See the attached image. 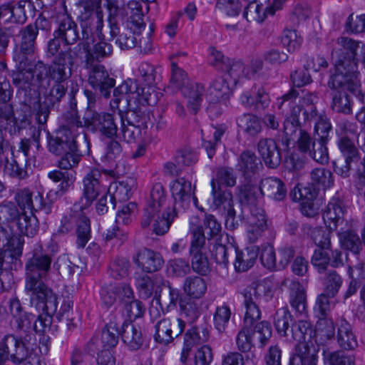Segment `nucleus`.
<instances>
[{
    "label": "nucleus",
    "mask_w": 365,
    "mask_h": 365,
    "mask_svg": "<svg viewBox=\"0 0 365 365\" xmlns=\"http://www.w3.org/2000/svg\"><path fill=\"white\" fill-rule=\"evenodd\" d=\"M160 67H155L148 62H142L138 67L140 76L148 85H154L160 79Z\"/></svg>",
    "instance_id": "nucleus-64"
},
{
    "label": "nucleus",
    "mask_w": 365,
    "mask_h": 365,
    "mask_svg": "<svg viewBox=\"0 0 365 365\" xmlns=\"http://www.w3.org/2000/svg\"><path fill=\"white\" fill-rule=\"evenodd\" d=\"M132 185L128 181H121L110 185L108 194L109 195V202L113 209L116 206V200L125 201L131 196Z\"/></svg>",
    "instance_id": "nucleus-42"
},
{
    "label": "nucleus",
    "mask_w": 365,
    "mask_h": 365,
    "mask_svg": "<svg viewBox=\"0 0 365 365\" xmlns=\"http://www.w3.org/2000/svg\"><path fill=\"white\" fill-rule=\"evenodd\" d=\"M130 267V264L128 259L116 257L110 264L109 273L113 279H123L128 275Z\"/></svg>",
    "instance_id": "nucleus-60"
},
{
    "label": "nucleus",
    "mask_w": 365,
    "mask_h": 365,
    "mask_svg": "<svg viewBox=\"0 0 365 365\" xmlns=\"http://www.w3.org/2000/svg\"><path fill=\"white\" fill-rule=\"evenodd\" d=\"M319 97L316 92L303 90L299 96L298 91L292 88L287 93L277 100L279 109L289 106L290 113L284 120L283 131L286 138L292 137L297 132V129L310 124L320 113L316 106Z\"/></svg>",
    "instance_id": "nucleus-2"
},
{
    "label": "nucleus",
    "mask_w": 365,
    "mask_h": 365,
    "mask_svg": "<svg viewBox=\"0 0 365 365\" xmlns=\"http://www.w3.org/2000/svg\"><path fill=\"white\" fill-rule=\"evenodd\" d=\"M182 93L187 100V108L192 114L200 109L205 91L204 86L198 83H190L182 88Z\"/></svg>",
    "instance_id": "nucleus-36"
},
{
    "label": "nucleus",
    "mask_w": 365,
    "mask_h": 365,
    "mask_svg": "<svg viewBox=\"0 0 365 365\" xmlns=\"http://www.w3.org/2000/svg\"><path fill=\"white\" fill-rule=\"evenodd\" d=\"M17 220V227L21 235L27 237H33L38 231V220L31 213L30 215H26V212L19 214L14 219Z\"/></svg>",
    "instance_id": "nucleus-48"
},
{
    "label": "nucleus",
    "mask_w": 365,
    "mask_h": 365,
    "mask_svg": "<svg viewBox=\"0 0 365 365\" xmlns=\"http://www.w3.org/2000/svg\"><path fill=\"white\" fill-rule=\"evenodd\" d=\"M338 147L347 163L357 162L359 160L360 156L358 149L349 136L339 138Z\"/></svg>",
    "instance_id": "nucleus-54"
},
{
    "label": "nucleus",
    "mask_w": 365,
    "mask_h": 365,
    "mask_svg": "<svg viewBox=\"0 0 365 365\" xmlns=\"http://www.w3.org/2000/svg\"><path fill=\"white\" fill-rule=\"evenodd\" d=\"M16 71L12 74L13 83L19 89L26 90L31 86H40L42 81V73L41 69H44L43 61H38L33 68L32 61H23L21 65L18 61Z\"/></svg>",
    "instance_id": "nucleus-14"
},
{
    "label": "nucleus",
    "mask_w": 365,
    "mask_h": 365,
    "mask_svg": "<svg viewBox=\"0 0 365 365\" xmlns=\"http://www.w3.org/2000/svg\"><path fill=\"white\" fill-rule=\"evenodd\" d=\"M25 290L37 311L46 310V255H34L26 264Z\"/></svg>",
    "instance_id": "nucleus-5"
},
{
    "label": "nucleus",
    "mask_w": 365,
    "mask_h": 365,
    "mask_svg": "<svg viewBox=\"0 0 365 365\" xmlns=\"http://www.w3.org/2000/svg\"><path fill=\"white\" fill-rule=\"evenodd\" d=\"M185 327V323L181 318L173 319L163 318L154 325V339L159 344L167 345L182 334Z\"/></svg>",
    "instance_id": "nucleus-17"
},
{
    "label": "nucleus",
    "mask_w": 365,
    "mask_h": 365,
    "mask_svg": "<svg viewBox=\"0 0 365 365\" xmlns=\"http://www.w3.org/2000/svg\"><path fill=\"white\" fill-rule=\"evenodd\" d=\"M75 136L76 134L73 135L69 129L59 128L56 132V136L49 138L48 148L50 152L56 155H62L71 147Z\"/></svg>",
    "instance_id": "nucleus-35"
},
{
    "label": "nucleus",
    "mask_w": 365,
    "mask_h": 365,
    "mask_svg": "<svg viewBox=\"0 0 365 365\" xmlns=\"http://www.w3.org/2000/svg\"><path fill=\"white\" fill-rule=\"evenodd\" d=\"M91 144L87 133L76 134L73 143L62 155L58 161L61 170H69L76 166L83 155L88 154Z\"/></svg>",
    "instance_id": "nucleus-15"
},
{
    "label": "nucleus",
    "mask_w": 365,
    "mask_h": 365,
    "mask_svg": "<svg viewBox=\"0 0 365 365\" xmlns=\"http://www.w3.org/2000/svg\"><path fill=\"white\" fill-rule=\"evenodd\" d=\"M210 336V331L206 325L192 327L188 329L184 337V344L187 347L192 348L195 345H200L206 342Z\"/></svg>",
    "instance_id": "nucleus-43"
},
{
    "label": "nucleus",
    "mask_w": 365,
    "mask_h": 365,
    "mask_svg": "<svg viewBox=\"0 0 365 365\" xmlns=\"http://www.w3.org/2000/svg\"><path fill=\"white\" fill-rule=\"evenodd\" d=\"M312 184L318 189H327L334 184V178L331 172L324 168H317L311 172Z\"/></svg>",
    "instance_id": "nucleus-51"
},
{
    "label": "nucleus",
    "mask_w": 365,
    "mask_h": 365,
    "mask_svg": "<svg viewBox=\"0 0 365 365\" xmlns=\"http://www.w3.org/2000/svg\"><path fill=\"white\" fill-rule=\"evenodd\" d=\"M102 175L98 170H92L83 179V191L78 201L80 210L88 207L102 190Z\"/></svg>",
    "instance_id": "nucleus-20"
},
{
    "label": "nucleus",
    "mask_w": 365,
    "mask_h": 365,
    "mask_svg": "<svg viewBox=\"0 0 365 365\" xmlns=\"http://www.w3.org/2000/svg\"><path fill=\"white\" fill-rule=\"evenodd\" d=\"M43 14L41 13L37 19L35 25H28L20 32L21 42L19 48L16 50L14 55V60L20 62L21 65L23 61H32V56L34 53L35 39L38 34V28L43 23Z\"/></svg>",
    "instance_id": "nucleus-16"
},
{
    "label": "nucleus",
    "mask_w": 365,
    "mask_h": 365,
    "mask_svg": "<svg viewBox=\"0 0 365 365\" xmlns=\"http://www.w3.org/2000/svg\"><path fill=\"white\" fill-rule=\"evenodd\" d=\"M68 55L67 51L61 50L49 66V76L56 83L63 82L71 75L70 69L66 72V58Z\"/></svg>",
    "instance_id": "nucleus-38"
},
{
    "label": "nucleus",
    "mask_w": 365,
    "mask_h": 365,
    "mask_svg": "<svg viewBox=\"0 0 365 365\" xmlns=\"http://www.w3.org/2000/svg\"><path fill=\"white\" fill-rule=\"evenodd\" d=\"M40 199L38 200V204L36 203L37 198H35L36 205L34 204L32 199V192L26 188L19 190L15 195V200L20 207V209L23 210H37L41 208L43 206V194L39 193Z\"/></svg>",
    "instance_id": "nucleus-49"
},
{
    "label": "nucleus",
    "mask_w": 365,
    "mask_h": 365,
    "mask_svg": "<svg viewBox=\"0 0 365 365\" xmlns=\"http://www.w3.org/2000/svg\"><path fill=\"white\" fill-rule=\"evenodd\" d=\"M113 99L110 102L113 109L118 108L121 100L125 99L130 107L152 106L157 103V94L153 85L139 87L137 81L128 79L113 91Z\"/></svg>",
    "instance_id": "nucleus-6"
},
{
    "label": "nucleus",
    "mask_w": 365,
    "mask_h": 365,
    "mask_svg": "<svg viewBox=\"0 0 365 365\" xmlns=\"http://www.w3.org/2000/svg\"><path fill=\"white\" fill-rule=\"evenodd\" d=\"M317 361L315 348L301 344L295 345V353L291 356L289 365H317Z\"/></svg>",
    "instance_id": "nucleus-37"
},
{
    "label": "nucleus",
    "mask_w": 365,
    "mask_h": 365,
    "mask_svg": "<svg viewBox=\"0 0 365 365\" xmlns=\"http://www.w3.org/2000/svg\"><path fill=\"white\" fill-rule=\"evenodd\" d=\"M5 340L9 356L14 363L20 364L28 358L29 351L21 339H18L13 335H7L5 336Z\"/></svg>",
    "instance_id": "nucleus-40"
},
{
    "label": "nucleus",
    "mask_w": 365,
    "mask_h": 365,
    "mask_svg": "<svg viewBox=\"0 0 365 365\" xmlns=\"http://www.w3.org/2000/svg\"><path fill=\"white\" fill-rule=\"evenodd\" d=\"M76 245L78 248H83L91 238L90 220L85 215H81L77 221Z\"/></svg>",
    "instance_id": "nucleus-56"
},
{
    "label": "nucleus",
    "mask_w": 365,
    "mask_h": 365,
    "mask_svg": "<svg viewBox=\"0 0 365 365\" xmlns=\"http://www.w3.org/2000/svg\"><path fill=\"white\" fill-rule=\"evenodd\" d=\"M120 335L123 342L130 351L140 349L144 342V339L139 327L130 322H124L120 329Z\"/></svg>",
    "instance_id": "nucleus-26"
},
{
    "label": "nucleus",
    "mask_w": 365,
    "mask_h": 365,
    "mask_svg": "<svg viewBox=\"0 0 365 365\" xmlns=\"http://www.w3.org/2000/svg\"><path fill=\"white\" fill-rule=\"evenodd\" d=\"M85 68L88 71V82L90 86L99 90L101 95L105 98H108L115 81L109 76L105 66L99 63H85Z\"/></svg>",
    "instance_id": "nucleus-18"
},
{
    "label": "nucleus",
    "mask_w": 365,
    "mask_h": 365,
    "mask_svg": "<svg viewBox=\"0 0 365 365\" xmlns=\"http://www.w3.org/2000/svg\"><path fill=\"white\" fill-rule=\"evenodd\" d=\"M118 115L120 122V128L119 135L123 138L127 143L134 142L136 136L140 133L139 128L131 123L125 116L123 110L117 108Z\"/></svg>",
    "instance_id": "nucleus-50"
},
{
    "label": "nucleus",
    "mask_w": 365,
    "mask_h": 365,
    "mask_svg": "<svg viewBox=\"0 0 365 365\" xmlns=\"http://www.w3.org/2000/svg\"><path fill=\"white\" fill-rule=\"evenodd\" d=\"M84 126L88 129L99 133L107 138L118 136V127L115 113L107 112H85L83 115Z\"/></svg>",
    "instance_id": "nucleus-13"
},
{
    "label": "nucleus",
    "mask_w": 365,
    "mask_h": 365,
    "mask_svg": "<svg viewBox=\"0 0 365 365\" xmlns=\"http://www.w3.org/2000/svg\"><path fill=\"white\" fill-rule=\"evenodd\" d=\"M329 295L326 293L319 294L316 300L314 307V312L319 320L324 321L327 324V329L324 330V335L329 339L334 337L335 331L332 320L327 319V317L330 312V302ZM324 331V330H322Z\"/></svg>",
    "instance_id": "nucleus-28"
},
{
    "label": "nucleus",
    "mask_w": 365,
    "mask_h": 365,
    "mask_svg": "<svg viewBox=\"0 0 365 365\" xmlns=\"http://www.w3.org/2000/svg\"><path fill=\"white\" fill-rule=\"evenodd\" d=\"M259 191L262 195L277 201L284 200L287 195V187L284 182L274 177L262 179L259 185Z\"/></svg>",
    "instance_id": "nucleus-30"
},
{
    "label": "nucleus",
    "mask_w": 365,
    "mask_h": 365,
    "mask_svg": "<svg viewBox=\"0 0 365 365\" xmlns=\"http://www.w3.org/2000/svg\"><path fill=\"white\" fill-rule=\"evenodd\" d=\"M166 201L163 186L160 183L154 185L150 191V199L144 208L140 225L142 228L152 227L156 235H164L170 230L175 217V210H168L160 215L161 207Z\"/></svg>",
    "instance_id": "nucleus-3"
},
{
    "label": "nucleus",
    "mask_w": 365,
    "mask_h": 365,
    "mask_svg": "<svg viewBox=\"0 0 365 365\" xmlns=\"http://www.w3.org/2000/svg\"><path fill=\"white\" fill-rule=\"evenodd\" d=\"M212 257L219 265L226 268L229 264L228 256L234 254L235 248L232 247H227L222 244H217L212 242L209 245V250Z\"/></svg>",
    "instance_id": "nucleus-52"
},
{
    "label": "nucleus",
    "mask_w": 365,
    "mask_h": 365,
    "mask_svg": "<svg viewBox=\"0 0 365 365\" xmlns=\"http://www.w3.org/2000/svg\"><path fill=\"white\" fill-rule=\"evenodd\" d=\"M324 361L327 365H355L354 357L343 351H323Z\"/></svg>",
    "instance_id": "nucleus-53"
},
{
    "label": "nucleus",
    "mask_w": 365,
    "mask_h": 365,
    "mask_svg": "<svg viewBox=\"0 0 365 365\" xmlns=\"http://www.w3.org/2000/svg\"><path fill=\"white\" fill-rule=\"evenodd\" d=\"M50 27L54 28V38L47 45L48 51L54 55L60 49L61 42L71 45L79 38L77 24L65 12L58 13L49 21Z\"/></svg>",
    "instance_id": "nucleus-8"
},
{
    "label": "nucleus",
    "mask_w": 365,
    "mask_h": 365,
    "mask_svg": "<svg viewBox=\"0 0 365 365\" xmlns=\"http://www.w3.org/2000/svg\"><path fill=\"white\" fill-rule=\"evenodd\" d=\"M243 5L240 0H216L215 9L230 17L239 16Z\"/></svg>",
    "instance_id": "nucleus-55"
},
{
    "label": "nucleus",
    "mask_w": 365,
    "mask_h": 365,
    "mask_svg": "<svg viewBox=\"0 0 365 365\" xmlns=\"http://www.w3.org/2000/svg\"><path fill=\"white\" fill-rule=\"evenodd\" d=\"M63 118L66 121V124L63 125L60 128L69 129L72 135L79 133H86L83 127L82 122L80 120V118L78 115L77 110L75 108L71 107L69 110L63 114Z\"/></svg>",
    "instance_id": "nucleus-59"
},
{
    "label": "nucleus",
    "mask_w": 365,
    "mask_h": 365,
    "mask_svg": "<svg viewBox=\"0 0 365 365\" xmlns=\"http://www.w3.org/2000/svg\"><path fill=\"white\" fill-rule=\"evenodd\" d=\"M345 212L343 201L338 197H333L323 213L324 221L330 229L336 228L339 223H342Z\"/></svg>",
    "instance_id": "nucleus-31"
},
{
    "label": "nucleus",
    "mask_w": 365,
    "mask_h": 365,
    "mask_svg": "<svg viewBox=\"0 0 365 365\" xmlns=\"http://www.w3.org/2000/svg\"><path fill=\"white\" fill-rule=\"evenodd\" d=\"M102 0H88L83 6V11L78 16L82 36L84 41H93V36L96 34L101 39L103 27V13L101 8Z\"/></svg>",
    "instance_id": "nucleus-9"
},
{
    "label": "nucleus",
    "mask_w": 365,
    "mask_h": 365,
    "mask_svg": "<svg viewBox=\"0 0 365 365\" xmlns=\"http://www.w3.org/2000/svg\"><path fill=\"white\" fill-rule=\"evenodd\" d=\"M171 192L175 200V210L177 207L186 209L189 207L194 189L190 181L184 178L176 179L171 185Z\"/></svg>",
    "instance_id": "nucleus-25"
},
{
    "label": "nucleus",
    "mask_w": 365,
    "mask_h": 365,
    "mask_svg": "<svg viewBox=\"0 0 365 365\" xmlns=\"http://www.w3.org/2000/svg\"><path fill=\"white\" fill-rule=\"evenodd\" d=\"M133 261L138 267L147 273L158 272L164 264L161 254L148 248L139 250L133 257Z\"/></svg>",
    "instance_id": "nucleus-21"
},
{
    "label": "nucleus",
    "mask_w": 365,
    "mask_h": 365,
    "mask_svg": "<svg viewBox=\"0 0 365 365\" xmlns=\"http://www.w3.org/2000/svg\"><path fill=\"white\" fill-rule=\"evenodd\" d=\"M289 287V303L291 307L297 312L302 314L307 309V299L305 291L302 285L296 282L292 281Z\"/></svg>",
    "instance_id": "nucleus-44"
},
{
    "label": "nucleus",
    "mask_w": 365,
    "mask_h": 365,
    "mask_svg": "<svg viewBox=\"0 0 365 365\" xmlns=\"http://www.w3.org/2000/svg\"><path fill=\"white\" fill-rule=\"evenodd\" d=\"M243 297L242 307L244 309L243 324L240 336L247 331L251 326L258 322L262 316L260 306L267 302L273 297L271 287L266 283L253 282L241 292Z\"/></svg>",
    "instance_id": "nucleus-4"
},
{
    "label": "nucleus",
    "mask_w": 365,
    "mask_h": 365,
    "mask_svg": "<svg viewBox=\"0 0 365 365\" xmlns=\"http://www.w3.org/2000/svg\"><path fill=\"white\" fill-rule=\"evenodd\" d=\"M31 108L35 117L36 121L38 124V128L36 133H34L31 138H24L21 140L17 152H21L26 158V161L32 158H36V153L34 152V155L30 153V149L35 147L38 151L41 148L39 138L41 130L43 129L46 123V103L41 101V97L38 93V96L34 98L31 102Z\"/></svg>",
    "instance_id": "nucleus-11"
},
{
    "label": "nucleus",
    "mask_w": 365,
    "mask_h": 365,
    "mask_svg": "<svg viewBox=\"0 0 365 365\" xmlns=\"http://www.w3.org/2000/svg\"><path fill=\"white\" fill-rule=\"evenodd\" d=\"M190 232L192 235L190 251L207 252L209 246L206 244V237L202 225L191 227Z\"/></svg>",
    "instance_id": "nucleus-58"
},
{
    "label": "nucleus",
    "mask_w": 365,
    "mask_h": 365,
    "mask_svg": "<svg viewBox=\"0 0 365 365\" xmlns=\"http://www.w3.org/2000/svg\"><path fill=\"white\" fill-rule=\"evenodd\" d=\"M192 269L201 274L206 275L210 272L207 252L190 251Z\"/></svg>",
    "instance_id": "nucleus-62"
},
{
    "label": "nucleus",
    "mask_w": 365,
    "mask_h": 365,
    "mask_svg": "<svg viewBox=\"0 0 365 365\" xmlns=\"http://www.w3.org/2000/svg\"><path fill=\"white\" fill-rule=\"evenodd\" d=\"M315 121L314 126V134L317 141L323 143H329L330 140V133L332 130V125L329 119L324 113H319L318 116L314 119Z\"/></svg>",
    "instance_id": "nucleus-47"
},
{
    "label": "nucleus",
    "mask_w": 365,
    "mask_h": 365,
    "mask_svg": "<svg viewBox=\"0 0 365 365\" xmlns=\"http://www.w3.org/2000/svg\"><path fill=\"white\" fill-rule=\"evenodd\" d=\"M259 191V186L258 187L250 181L245 183L239 187V197L240 201L242 203L250 205V207L256 205Z\"/></svg>",
    "instance_id": "nucleus-63"
},
{
    "label": "nucleus",
    "mask_w": 365,
    "mask_h": 365,
    "mask_svg": "<svg viewBox=\"0 0 365 365\" xmlns=\"http://www.w3.org/2000/svg\"><path fill=\"white\" fill-rule=\"evenodd\" d=\"M212 195L213 202L212 207L218 210L222 215H225V227L230 230H234L239 226L238 220H236V212L234 209L232 195L228 190H222V187H217L215 181H211Z\"/></svg>",
    "instance_id": "nucleus-12"
},
{
    "label": "nucleus",
    "mask_w": 365,
    "mask_h": 365,
    "mask_svg": "<svg viewBox=\"0 0 365 365\" xmlns=\"http://www.w3.org/2000/svg\"><path fill=\"white\" fill-rule=\"evenodd\" d=\"M259 259L263 267L267 269H278L275 250L271 244L267 243L261 246Z\"/></svg>",
    "instance_id": "nucleus-61"
},
{
    "label": "nucleus",
    "mask_w": 365,
    "mask_h": 365,
    "mask_svg": "<svg viewBox=\"0 0 365 365\" xmlns=\"http://www.w3.org/2000/svg\"><path fill=\"white\" fill-rule=\"evenodd\" d=\"M242 105L254 110H263L270 102L269 96L262 86H252L250 90L244 91L240 97Z\"/></svg>",
    "instance_id": "nucleus-22"
},
{
    "label": "nucleus",
    "mask_w": 365,
    "mask_h": 365,
    "mask_svg": "<svg viewBox=\"0 0 365 365\" xmlns=\"http://www.w3.org/2000/svg\"><path fill=\"white\" fill-rule=\"evenodd\" d=\"M274 326L281 336L290 337L297 342L314 347L312 340V328L311 324L305 320L294 322L290 312L287 309H279L275 314Z\"/></svg>",
    "instance_id": "nucleus-7"
},
{
    "label": "nucleus",
    "mask_w": 365,
    "mask_h": 365,
    "mask_svg": "<svg viewBox=\"0 0 365 365\" xmlns=\"http://www.w3.org/2000/svg\"><path fill=\"white\" fill-rule=\"evenodd\" d=\"M123 5V0H106L104 6L108 13V22L111 39L119 33V19L123 18L125 15Z\"/></svg>",
    "instance_id": "nucleus-29"
},
{
    "label": "nucleus",
    "mask_w": 365,
    "mask_h": 365,
    "mask_svg": "<svg viewBox=\"0 0 365 365\" xmlns=\"http://www.w3.org/2000/svg\"><path fill=\"white\" fill-rule=\"evenodd\" d=\"M337 341L339 346L346 350H351L356 347L357 340L350 324L344 319H340L337 322Z\"/></svg>",
    "instance_id": "nucleus-39"
},
{
    "label": "nucleus",
    "mask_w": 365,
    "mask_h": 365,
    "mask_svg": "<svg viewBox=\"0 0 365 365\" xmlns=\"http://www.w3.org/2000/svg\"><path fill=\"white\" fill-rule=\"evenodd\" d=\"M257 151L267 168H276L280 164L282 160L281 152L274 139H260L257 143Z\"/></svg>",
    "instance_id": "nucleus-23"
},
{
    "label": "nucleus",
    "mask_w": 365,
    "mask_h": 365,
    "mask_svg": "<svg viewBox=\"0 0 365 365\" xmlns=\"http://www.w3.org/2000/svg\"><path fill=\"white\" fill-rule=\"evenodd\" d=\"M237 166L246 180L251 179L262 168L259 159L250 150H245L240 153Z\"/></svg>",
    "instance_id": "nucleus-27"
},
{
    "label": "nucleus",
    "mask_w": 365,
    "mask_h": 365,
    "mask_svg": "<svg viewBox=\"0 0 365 365\" xmlns=\"http://www.w3.org/2000/svg\"><path fill=\"white\" fill-rule=\"evenodd\" d=\"M250 217L248 218L247 235L249 240L255 242L267 229V220L264 210L256 205L250 207Z\"/></svg>",
    "instance_id": "nucleus-24"
},
{
    "label": "nucleus",
    "mask_w": 365,
    "mask_h": 365,
    "mask_svg": "<svg viewBox=\"0 0 365 365\" xmlns=\"http://www.w3.org/2000/svg\"><path fill=\"white\" fill-rule=\"evenodd\" d=\"M207 289L206 279L199 276H188L182 283L184 294L190 299H200L205 294Z\"/></svg>",
    "instance_id": "nucleus-33"
},
{
    "label": "nucleus",
    "mask_w": 365,
    "mask_h": 365,
    "mask_svg": "<svg viewBox=\"0 0 365 365\" xmlns=\"http://www.w3.org/2000/svg\"><path fill=\"white\" fill-rule=\"evenodd\" d=\"M90 41H85L83 43V48L86 53L85 63H96L95 61H99L101 59L109 56L113 52V46L111 44L105 41H101L93 45L92 48L90 46Z\"/></svg>",
    "instance_id": "nucleus-34"
},
{
    "label": "nucleus",
    "mask_w": 365,
    "mask_h": 365,
    "mask_svg": "<svg viewBox=\"0 0 365 365\" xmlns=\"http://www.w3.org/2000/svg\"><path fill=\"white\" fill-rule=\"evenodd\" d=\"M267 9L265 10L262 4L248 3L244 5L243 17L247 21L262 23L267 16Z\"/></svg>",
    "instance_id": "nucleus-57"
},
{
    "label": "nucleus",
    "mask_w": 365,
    "mask_h": 365,
    "mask_svg": "<svg viewBox=\"0 0 365 365\" xmlns=\"http://www.w3.org/2000/svg\"><path fill=\"white\" fill-rule=\"evenodd\" d=\"M237 123L247 135L252 137L257 136L262 130V120L253 114H243L237 119Z\"/></svg>",
    "instance_id": "nucleus-45"
},
{
    "label": "nucleus",
    "mask_w": 365,
    "mask_h": 365,
    "mask_svg": "<svg viewBox=\"0 0 365 365\" xmlns=\"http://www.w3.org/2000/svg\"><path fill=\"white\" fill-rule=\"evenodd\" d=\"M120 329L110 322L102 330L101 336H93L86 344V351L91 355L101 350H110L118 342Z\"/></svg>",
    "instance_id": "nucleus-19"
},
{
    "label": "nucleus",
    "mask_w": 365,
    "mask_h": 365,
    "mask_svg": "<svg viewBox=\"0 0 365 365\" xmlns=\"http://www.w3.org/2000/svg\"><path fill=\"white\" fill-rule=\"evenodd\" d=\"M338 235L342 248L351 252L354 255L360 252L362 249L361 240L354 230L341 231Z\"/></svg>",
    "instance_id": "nucleus-46"
},
{
    "label": "nucleus",
    "mask_w": 365,
    "mask_h": 365,
    "mask_svg": "<svg viewBox=\"0 0 365 365\" xmlns=\"http://www.w3.org/2000/svg\"><path fill=\"white\" fill-rule=\"evenodd\" d=\"M259 253L257 246H250L244 250L235 248V259L234 267L237 272H246L252 267Z\"/></svg>",
    "instance_id": "nucleus-32"
},
{
    "label": "nucleus",
    "mask_w": 365,
    "mask_h": 365,
    "mask_svg": "<svg viewBox=\"0 0 365 365\" xmlns=\"http://www.w3.org/2000/svg\"><path fill=\"white\" fill-rule=\"evenodd\" d=\"M247 331L242 337L240 329L236 337L237 346L242 352L250 351L256 343L259 348H264L272 335V326L267 321L256 322Z\"/></svg>",
    "instance_id": "nucleus-10"
},
{
    "label": "nucleus",
    "mask_w": 365,
    "mask_h": 365,
    "mask_svg": "<svg viewBox=\"0 0 365 365\" xmlns=\"http://www.w3.org/2000/svg\"><path fill=\"white\" fill-rule=\"evenodd\" d=\"M359 44L351 38L341 36L337 38L331 52L335 71L330 76L328 86L331 89V107L337 113H351L350 98L346 90L354 93L361 86L356 58Z\"/></svg>",
    "instance_id": "nucleus-1"
},
{
    "label": "nucleus",
    "mask_w": 365,
    "mask_h": 365,
    "mask_svg": "<svg viewBox=\"0 0 365 365\" xmlns=\"http://www.w3.org/2000/svg\"><path fill=\"white\" fill-rule=\"evenodd\" d=\"M9 312L14 319L17 329L24 330L29 328L31 314L24 310L20 300L16 297H14L9 300Z\"/></svg>",
    "instance_id": "nucleus-41"
}]
</instances>
